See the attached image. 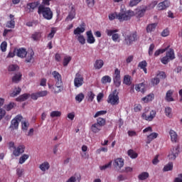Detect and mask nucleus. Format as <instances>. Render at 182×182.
<instances>
[{
    "label": "nucleus",
    "mask_w": 182,
    "mask_h": 182,
    "mask_svg": "<svg viewBox=\"0 0 182 182\" xmlns=\"http://www.w3.org/2000/svg\"><path fill=\"white\" fill-rule=\"evenodd\" d=\"M38 15H42L44 19L47 21H50L53 18V11L50 7L45 6L43 5H40L38 8Z\"/></svg>",
    "instance_id": "f257e3e1"
},
{
    "label": "nucleus",
    "mask_w": 182,
    "mask_h": 182,
    "mask_svg": "<svg viewBox=\"0 0 182 182\" xmlns=\"http://www.w3.org/2000/svg\"><path fill=\"white\" fill-rule=\"evenodd\" d=\"M52 75L55 80V87H58V90H55V93H60L63 92V81H62V75L58 71H53Z\"/></svg>",
    "instance_id": "f03ea898"
},
{
    "label": "nucleus",
    "mask_w": 182,
    "mask_h": 182,
    "mask_svg": "<svg viewBox=\"0 0 182 182\" xmlns=\"http://www.w3.org/2000/svg\"><path fill=\"white\" fill-rule=\"evenodd\" d=\"M132 16H134V11L132 10L122 11L118 13L117 19L119 22H123L124 21H130Z\"/></svg>",
    "instance_id": "7ed1b4c3"
},
{
    "label": "nucleus",
    "mask_w": 182,
    "mask_h": 182,
    "mask_svg": "<svg viewBox=\"0 0 182 182\" xmlns=\"http://www.w3.org/2000/svg\"><path fill=\"white\" fill-rule=\"evenodd\" d=\"M124 41L128 46H130L133 42H136L139 41V36L137 35V31H133L125 36Z\"/></svg>",
    "instance_id": "20e7f679"
},
{
    "label": "nucleus",
    "mask_w": 182,
    "mask_h": 182,
    "mask_svg": "<svg viewBox=\"0 0 182 182\" xmlns=\"http://www.w3.org/2000/svg\"><path fill=\"white\" fill-rule=\"evenodd\" d=\"M176 59V56L174 55V50L172 48H170L167 52L166 56L163 57L161 59V63L163 65H167L170 60H173Z\"/></svg>",
    "instance_id": "39448f33"
},
{
    "label": "nucleus",
    "mask_w": 182,
    "mask_h": 182,
    "mask_svg": "<svg viewBox=\"0 0 182 182\" xmlns=\"http://www.w3.org/2000/svg\"><path fill=\"white\" fill-rule=\"evenodd\" d=\"M117 90H114L112 94L108 96L107 103H110L112 106H116L120 103V100L119 98V95L116 94Z\"/></svg>",
    "instance_id": "423d86ee"
},
{
    "label": "nucleus",
    "mask_w": 182,
    "mask_h": 182,
    "mask_svg": "<svg viewBox=\"0 0 182 182\" xmlns=\"http://www.w3.org/2000/svg\"><path fill=\"white\" fill-rule=\"evenodd\" d=\"M84 83L85 78H83V75H82V74L80 73H77L74 78V86L75 87H80L81 86H83Z\"/></svg>",
    "instance_id": "0eeeda50"
},
{
    "label": "nucleus",
    "mask_w": 182,
    "mask_h": 182,
    "mask_svg": "<svg viewBox=\"0 0 182 182\" xmlns=\"http://www.w3.org/2000/svg\"><path fill=\"white\" fill-rule=\"evenodd\" d=\"M23 119L22 115L18 114L16 116L11 122L10 129H11V130H17L19 127V122H21Z\"/></svg>",
    "instance_id": "6e6552de"
},
{
    "label": "nucleus",
    "mask_w": 182,
    "mask_h": 182,
    "mask_svg": "<svg viewBox=\"0 0 182 182\" xmlns=\"http://www.w3.org/2000/svg\"><path fill=\"white\" fill-rule=\"evenodd\" d=\"M147 11V6H144L143 7L140 6L135 9L134 16H136L137 19H140V18H143L146 14V11Z\"/></svg>",
    "instance_id": "1a4fd4ad"
},
{
    "label": "nucleus",
    "mask_w": 182,
    "mask_h": 182,
    "mask_svg": "<svg viewBox=\"0 0 182 182\" xmlns=\"http://www.w3.org/2000/svg\"><path fill=\"white\" fill-rule=\"evenodd\" d=\"M26 149V147L23 144H20L18 146H16L13 150V156H14V157H19V156L25 153Z\"/></svg>",
    "instance_id": "9d476101"
},
{
    "label": "nucleus",
    "mask_w": 182,
    "mask_h": 182,
    "mask_svg": "<svg viewBox=\"0 0 182 182\" xmlns=\"http://www.w3.org/2000/svg\"><path fill=\"white\" fill-rule=\"evenodd\" d=\"M180 153V146H174L172 149H171V153L168 155L169 160H176L177 157H178V154Z\"/></svg>",
    "instance_id": "9b49d317"
},
{
    "label": "nucleus",
    "mask_w": 182,
    "mask_h": 182,
    "mask_svg": "<svg viewBox=\"0 0 182 182\" xmlns=\"http://www.w3.org/2000/svg\"><path fill=\"white\" fill-rule=\"evenodd\" d=\"M117 32H119V30H117V29H115V30L107 29V31H106L107 36H112V41H114V42H117V41H119V38H120V36L119 35V33H117Z\"/></svg>",
    "instance_id": "f8f14e48"
},
{
    "label": "nucleus",
    "mask_w": 182,
    "mask_h": 182,
    "mask_svg": "<svg viewBox=\"0 0 182 182\" xmlns=\"http://www.w3.org/2000/svg\"><path fill=\"white\" fill-rule=\"evenodd\" d=\"M113 166L118 171L122 170V168L124 166V159L122 158H117L114 160Z\"/></svg>",
    "instance_id": "ddd939ff"
},
{
    "label": "nucleus",
    "mask_w": 182,
    "mask_h": 182,
    "mask_svg": "<svg viewBox=\"0 0 182 182\" xmlns=\"http://www.w3.org/2000/svg\"><path fill=\"white\" fill-rule=\"evenodd\" d=\"M156 112L155 110H151L149 114H147L146 112H144L141 115V117L146 122H153L154 117H156Z\"/></svg>",
    "instance_id": "4468645a"
},
{
    "label": "nucleus",
    "mask_w": 182,
    "mask_h": 182,
    "mask_svg": "<svg viewBox=\"0 0 182 182\" xmlns=\"http://www.w3.org/2000/svg\"><path fill=\"white\" fill-rule=\"evenodd\" d=\"M14 52L16 53V56H18V58H21V59L26 58V55H28V51L23 48H20L18 49L15 48Z\"/></svg>",
    "instance_id": "2eb2a0df"
},
{
    "label": "nucleus",
    "mask_w": 182,
    "mask_h": 182,
    "mask_svg": "<svg viewBox=\"0 0 182 182\" xmlns=\"http://www.w3.org/2000/svg\"><path fill=\"white\" fill-rule=\"evenodd\" d=\"M40 5H41V1H37L31 3H28L26 6L28 12H33L35 9H36V8H39Z\"/></svg>",
    "instance_id": "dca6fc26"
},
{
    "label": "nucleus",
    "mask_w": 182,
    "mask_h": 182,
    "mask_svg": "<svg viewBox=\"0 0 182 182\" xmlns=\"http://www.w3.org/2000/svg\"><path fill=\"white\" fill-rule=\"evenodd\" d=\"M170 6V1L165 0L161 3H159L157 6L159 11H164V9H167Z\"/></svg>",
    "instance_id": "f3484780"
},
{
    "label": "nucleus",
    "mask_w": 182,
    "mask_h": 182,
    "mask_svg": "<svg viewBox=\"0 0 182 182\" xmlns=\"http://www.w3.org/2000/svg\"><path fill=\"white\" fill-rule=\"evenodd\" d=\"M86 35H87V43H90V45H92L95 43V42H96V39L95 38V36H93V33H92V31H87Z\"/></svg>",
    "instance_id": "a211bd4d"
},
{
    "label": "nucleus",
    "mask_w": 182,
    "mask_h": 182,
    "mask_svg": "<svg viewBox=\"0 0 182 182\" xmlns=\"http://www.w3.org/2000/svg\"><path fill=\"white\" fill-rule=\"evenodd\" d=\"M42 31H35L33 34H31V39H33L35 42H39L41 39H42Z\"/></svg>",
    "instance_id": "6ab92c4d"
},
{
    "label": "nucleus",
    "mask_w": 182,
    "mask_h": 182,
    "mask_svg": "<svg viewBox=\"0 0 182 182\" xmlns=\"http://www.w3.org/2000/svg\"><path fill=\"white\" fill-rule=\"evenodd\" d=\"M169 136L171 137V141L173 143H177V141L178 140V135L177 134V132L176 131L171 129L169 131Z\"/></svg>",
    "instance_id": "aec40b11"
},
{
    "label": "nucleus",
    "mask_w": 182,
    "mask_h": 182,
    "mask_svg": "<svg viewBox=\"0 0 182 182\" xmlns=\"http://www.w3.org/2000/svg\"><path fill=\"white\" fill-rule=\"evenodd\" d=\"M35 55V53L33 52V50H31L27 52V55H26V60L25 62L26 63H31V62H32L33 59V56Z\"/></svg>",
    "instance_id": "412c9836"
},
{
    "label": "nucleus",
    "mask_w": 182,
    "mask_h": 182,
    "mask_svg": "<svg viewBox=\"0 0 182 182\" xmlns=\"http://www.w3.org/2000/svg\"><path fill=\"white\" fill-rule=\"evenodd\" d=\"M157 137H159V134L157 132L150 134L147 136L146 144H150V143H151L154 139H157Z\"/></svg>",
    "instance_id": "4be33fe9"
},
{
    "label": "nucleus",
    "mask_w": 182,
    "mask_h": 182,
    "mask_svg": "<svg viewBox=\"0 0 182 182\" xmlns=\"http://www.w3.org/2000/svg\"><path fill=\"white\" fill-rule=\"evenodd\" d=\"M102 127L100 125H98V124L97 123H94L92 124L91 127H90V130L91 132H92V133H99V132H100V130H102Z\"/></svg>",
    "instance_id": "5701e85b"
},
{
    "label": "nucleus",
    "mask_w": 182,
    "mask_h": 182,
    "mask_svg": "<svg viewBox=\"0 0 182 182\" xmlns=\"http://www.w3.org/2000/svg\"><path fill=\"white\" fill-rule=\"evenodd\" d=\"M105 65V62H103V60H95L94 63V68L97 70H100V69H102Z\"/></svg>",
    "instance_id": "b1692460"
},
{
    "label": "nucleus",
    "mask_w": 182,
    "mask_h": 182,
    "mask_svg": "<svg viewBox=\"0 0 182 182\" xmlns=\"http://www.w3.org/2000/svg\"><path fill=\"white\" fill-rule=\"evenodd\" d=\"M31 97V94L24 93L20 96H18L16 100V102H25V100H28Z\"/></svg>",
    "instance_id": "393cba45"
},
{
    "label": "nucleus",
    "mask_w": 182,
    "mask_h": 182,
    "mask_svg": "<svg viewBox=\"0 0 182 182\" xmlns=\"http://www.w3.org/2000/svg\"><path fill=\"white\" fill-rule=\"evenodd\" d=\"M156 28H157V23H150L146 26V32L147 33H151V32H154L156 31Z\"/></svg>",
    "instance_id": "a878e982"
},
{
    "label": "nucleus",
    "mask_w": 182,
    "mask_h": 182,
    "mask_svg": "<svg viewBox=\"0 0 182 182\" xmlns=\"http://www.w3.org/2000/svg\"><path fill=\"white\" fill-rule=\"evenodd\" d=\"M85 31H86V28H85V23H82L81 27H77L74 30V35H77V36H79V35H80V33H83Z\"/></svg>",
    "instance_id": "bb28decb"
},
{
    "label": "nucleus",
    "mask_w": 182,
    "mask_h": 182,
    "mask_svg": "<svg viewBox=\"0 0 182 182\" xmlns=\"http://www.w3.org/2000/svg\"><path fill=\"white\" fill-rule=\"evenodd\" d=\"M22 79V74L21 73L15 74L12 78L11 81L13 83H19Z\"/></svg>",
    "instance_id": "cd10ccee"
},
{
    "label": "nucleus",
    "mask_w": 182,
    "mask_h": 182,
    "mask_svg": "<svg viewBox=\"0 0 182 182\" xmlns=\"http://www.w3.org/2000/svg\"><path fill=\"white\" fill-rule=\"evenodd\" d=\"M173 93H174V92L172 90L167 91L166 94V102H174V98H173Z\"/></svg>",
    "instance_id": "c85d7f7f"
},
{
    "label": "nucleus",
    "mask_w": 182,
    "mask_h": 182,
    "mask_svg": "<svg viewBox=\"0 0 182 182\" xmlns=\"http://www.w3.org/2000/svg\"><path fill=\"white\" fill-rule=\"evenodd\" d=\"M144 103H149V102H153L154 100V94L151 93L141 99Z\"/></svg>",
    "instance_id": "c756f323"
},
{
    "label": "nucleus",
    "mask_w": 182,
    "mask_h": 182,
    "mask_svg": "<svg viewBox=\"0 0 182 182\" xmlns=\"http://www.w3.org/2000/svg\"><path fill=\"white\" fill-rule=\"evenodd\" d=\"M138 68H140V69H142L144 70V73L147 74V62L146 60H142L139 63Z\"/></svg>",
    "instance_id": "7c9ffc66"
},
{
    "label": "nucleus",
    "mask_w": 182,
    "mask_h": 182,
    "mask_svg": "<svg viewBox=\"0 0 182 182\" xmlns=\"http://www.w3.org/2000/svg\"><path fill=\"white\" fill-rule=\"evenodd\" d=\"M39 168L41 171H46V170L50 168V165L49 164V162L45 161L39 166Z\"/></svg>",
    "instance_id": "2f4dec72"
},
{
    "label": "nucleus",
    "mask_w": 182,
    "mask_h": 182,
    "mask_svg": "<svg viewBox=\"0 0 182 182\" xmlns=\"http://www.w3.org/2000/svg\"><path fill=\"white\" fill-rule=\"evenodd\" d=\"M135 90L136 92H141V93H144L146 92V87L144 86V82L139 83L135 87Z\"/></svg>",
    "instance_id": "473e14b6"
},
{
    "label": "nucleus",
    "mask_w": 182,
    "mask_h": 182,
    "mask_svg": "<svg viewBox=\"0 0 182 182\" xmlns=\"http://www.w3.org/2000/svg\"><path fill=\"white\" fill-rule=\"evenodd\" d=\"M101 83L106 85L107 83H112V77L109 75H105L101 78Z\"/></svg>",
    "instance_id": "72a5a7b5"
},
{
    "label": "nucleus",
    "mask_w": 182,
    "mask_h": 182,
    "mask_svg": "<svg viewBox=\"0 0 182 182\" xmlns=\"http://www.w3.org/2000/svg\"><path fill=\"white\" fill-rule=\"evenodd\" d=\"M29 159V154H23L18 159V164H23Z\"/></svg>",
    "instance_id": "f704fd0d"
},
{
    "label": "nucleus",
    "mask_w": 182,
    "mask_h": 182,
    "mask_svg": "<svg viewBox=\"0 0 182 182\" xmlns=\"http://www.w3.org/2000/svg\"><path fill=\"white\" fill-rule=\"evenodd\" d=\"M15 106H16V104H15V102H10L4 105V109L5 110H6V112H11V110H12V109H14Z\"/></svg>",
    "instance_id": "c9c22d12"
},
{
    "label": "nucleus",
    "mask_w": 182,
    "mask_h": 182,
    "mask_svg": "<svg viewBox=\"0 0 182 182\" xmlns=\"http://www.w3.org/2000/svg\"><path fill=\"white\" fill-rule=\"evenodd\" d=\"M149 177V175L148 172H142L141 174L138 176L139 180H141V181L147 180Z\"/></svg>",
    "instance_id": "e433bc0d"
},
{
    "label": "nucleus",
    "mask_w": 182,
    "mask_h": 182,
    "mask_svg": "<svg viewBox=\"0 0 182 182\" xmlns=\"http://www.w3.org/2000/svg\"><path fill=\"white\" fill-rule=\"evenodd\" d=\"M127 154L131 159H137L139 156L133 149L128 150Z\"/></svg>",
    "instance_id": "4c0bfd02"
},
{
    "label": "nucleus",
    "mask_w": 182,
    "mask_h": 182,
    "mask_svg": "<svg viewBox=\"0 0 182 182\" xmlns=\"http://www.w3.org/2000/svg\"><path fill=\"white\" fill-rule=\"evenodd\" d=\"M96 124L100 125L101 127H103V126H106V119L99 117L97 119Z\"/></svg>",
    "instance_id": "58836bf2"
},
{
    "label": "nucleus",
    "mask_w": 182,
    "mask_h": 182,
    "mask_svg": "<svg viewBox=\"0 0 182 182\" xmlns=\"http://www.w3.org/2000/svg\"><path fill=\"white\" fill-rule=\"evenodd\" d=\"M22 92V89L21 87L15 88L14 91L10 94L11 97H15L16 96H18Z\"/></svg>",
    "instance_id": "ea45409f"
},
{
    "label": "nucleus",
    "mask_w": 182,
    "mask_h": 182,
    "mask_svg": "<svg viewBox=\"0 0 182 182\" xmlns=\"http://www.w3.org/2000/svg\"><path fill=\"white\" fill-rule=\"evenodd\" d=\"M124 84L127 85V86H130V85H132V80H131L130 75H124Z\"/></svg>",
    "instance_id": "a19ab883"
},
{
    "label": "nucleus",
    "mask_w": 182,
    "mask_h": 182,
    "mask_svg": "<svg viewBox=\"0 0 182 182\" xmlns=\"http://www.w3.org/2000/svg\"><path fill=\"white\" fill-rule=\"evenodd\" d=\"M75 16H76V13L72 11L68 14V16L66 17L65 21H73V19H75Z\"/></svg>",
    "instance_id": "79ce46f5"
},
{
    "label": "nucleus",
    "mask_w": 182,
    "mask_h": 182,
    "mask_svg": "<svg viewBox=\"0 0 182 182\" xmlns=\"http://www.w3.org/2000/svg\"><path fill=\"white\" fill-rule=\"evenodd\" d=\"M76 38L81 45H85V43H86V38H85L83 35L77 36Z\"/></svg>",
    "instance_id": "37998d69"
},
{
    "label": "nucleus",
    "mask_w": 182,
    "mask_h": 182,
    "mask_svg": "<svg viewBox=\"0 0 182 182\" xmlns=\"http://www.w3.org/2000/svg\"><path fill=\"white\" fill-rule=\"evenodd\" d=\"M18 69H19V67L18 65L15 64H11L8 68L9 72H15L16 70H18Z\"/></svg>",
    "instance_id": "c03bdc74"
},
{
    "label": "nucleus",
    "mask_w": 182,
    "mask_h": 182,
    "mask_svg": "<svg viewBox=\"0 0 182 182\" xmlns=\"http://www.w3.org/2000/svg\"><path fill=\"white\" fill-rule=\"evenodd\" d=\"M164 171H171L173 170V162H169L164 167Z\"/></svg>",
    "instance_id": "a18cd8bd"
},
{
    "label": "nucleus",
    "mask_w": 182,
    "mask_h": 182,
    "mask_svg": "<svg viewBox=\"0 0 182 182\" xmlns=\"http://www.w3.org/2000/svg\"><path fill=\"white\" fill-rule=\"evenodd\" d=\"M113 82L116 87H120V85H122L121 77L119 78H113Z\"/></svg>",
    "instance_id": "49530a36"
},
{
    "label": "nucleus",
    "mask_w": 182,
    "mask_h": 182,
    "mask_svg": "<svg viewBox=\"0 0 182 182\" xmlns=\"http://www.w3.org/2000/svg\"><path fill=\"white\" fill-rule=\"evenodd\" d=\"M48 89L51 90V92H53V93H54L55 95H58L60 92H55V90L58 91L59 90V87H56V84L54 85H52L50 84H48Z\"/></svg>",
    "instance_id": "de8ad7c7"
},
{
    "label": "nucleus",
    "mask_w": 182,
    "mask_h": 182,
    "mask_svg": "<svg viewBox=\"0 0 182 182\" xmlns=\"http://www.w3.org/2000/svg\"><path fill=\"white\" fill-rule=\"evenodd\" d=\"M6 48H8V43H6V41H3L0 46L1 52H6Z\"/></svg>",
    "instance_id": "09e8293b"
},
{
    "label": "nucleus",
    "mask_w": 182,
    "mask_h": 182,
    "mask_svg": "<svg viewBox=\"0 0 182 182\" xmlns=\"http://www.w3.org/2000/svg\"><path fill=\"white\" fill-rule=\"evenodd\" d=\"M6 28H11V29L15 28V20L14 18L6 23Z\"/></svg>",
    "instance_id": "8fccbe9b"
},
{
    "label": "nucleus",
    "mask_w": 182,
    "mask_h": 182,
    "mask_svg": "<svg viewBox=\"0 0 182 182\" xmlns=\"http://www.w3.org/2000/svg\"><path fill=\"white\" fill-rule=\"evenodd\" d=\"M85 99V95L83 93H80L75 97V100L80 103L82 100Z\"/></svg>",
    "instance_id": "3c124183"
},
{
    "label": "nucleus",
    "mask_w": 182,
    "mask_h": 182,
    "mask_svg": "<svg viewBox=\"0 0 182 182\" xmlns=\"http://www.w3.org/2000/svg\"><path fill=\"white\" fill-rule=\"evenodd\" d=\"M62 112L60 111H53L50 113V117H60Z\"/></svg>",
    "instance_id": "603ef678"
},
{
    "label": "nucleus",
    "mask_w": 182,
    "mask_h": 182,
    "mask_svg": "<svg viewBox=\"0 0 182 182\" xmlns=\"http://www.w3.org/2000/svg\"><path fill=\"white\" fill-rule=\"evenodd\" d=\"M70 60H72V57L70 56L65 57L63 63V66H67L68 65H69Z\"/></svg>",
    "instance_id": "864d4df0"
},
{
    "label": "nucleus",
    "mask_w": 182,
    "mask_h": 182,
    "mask_svg": "<svg viewBox=\"0 0 182 182\" xmlns=\"http://www.w3.org/2000/svg\"><path fill=\"white\" fill-rule=\"evenodd\" d=\"M168 48H170V46H168L166 48L157 50L154 53V56H159L161 53H164V52H166V50H167V49H168Z\"/></svg>",
    "instance_id": "5fc2aeb1"
},
{
    "label": "nucleus",
    "mask_w": 182,
    "mask_h": 182,
    "mask_svg": "<svg viewBox=\"0 0 182 182\" xmlns=\"http://www.w3.org/2000/svg\"><path fill=\"white\" fill-rule=\"evenodd\" d=\"M151 83L153 85V86H157L159 83H160V78L156 77L151 80Z\"/></svg>",
    "instance_id": "6e6d98bb"
},
{
    "label": "nucleus",
    "mask_w": 182,
    "mask_h": 182,
    "mask_svg": "<svg viewBox=\"0 0 182 182\" xmlns=\"http://www.w3.org/2000/svg\"><path fill=\"white\" fill-rule=\"evenodd\" d=\"M118 16H119V14L115 12V13L109 14L108 18L109 21H114V19H117Z\"/></svg>",
    "instance_id": "4d7b16f0"
},
{
    "label": "nucleus",
    "mask_w": 182,
    "mask_h": 182,
    "mask_svg": "<svg viewBox=\"0 0 182 182\" xmlns=\"http://www.w3.org/2000/svg\"><path fill=\"white\" fill-rule=\"evenodd\" d=\"M120 77H121V76H120V70H119V68H116L114 70V73L113 74L112 79L120 78Z\"/></svg>",
    "instance_id": "13d9d810"
},
{
    "label": "nucleus",
    "mask_w": 182,
    "mask_h": 182,
    "mask_svg": "<svg viewBox=\"0 0 182 182\" xmlns=\"http://www.w3.org/2000/svg\"><path fill=\"white\" fill-rule=\"evenodd\" d=\"M106 113H107V111L106 110L98 111L94 115V118L96 119V117H99V116H103L104 114H106Z\"/></svg>",
    "instance_id": "bf43d9fd"
},
{
    "label": "nucleus",
    "mask_w": 182,
    "mask_h": 182,
    "mask_svg": "<svg viewBox=\"0 0 182 182\" xmlns=\"http://www.w3.org/2000/svg\"><path fill=\"white\" fill-rule=\"evenodd\" d=\"M37 93L38 95V97H45V96H48V93L49 92H48V90H43L37 92Z\"/></svg>",
    "instance_id": "052dcab7"
},
{
    "label": "nucleus",
    "mask_w": 182,
    "mask_h": 182,
    "mask_svg": "<svg viewBox=\"0 0 182 182\" xmlns=\"http://www.w3.org/2000/svg\"><path fill=\"white\" fill-rule=\"evenodd\" d=\"M87 96H88L87 100L90 102H93V99H95V93L90 91L88 92Z\"/></svg>",
    "instance_id": "680f3d73"
},
{
    "label": "nucleus",
    "mask_w": 182,
    "mask_h": 182,
    "mask_svg": "<svg viewBox=\"0 0 182 182\" xmlns=\"http://www.w3.org/2000/svg\"><path fill=\"white\" fill-rule=\"evenodd\" d=\"M154 48H156V46H154V43L150 45V46L149 48V51H148L149 56H153V52L154 50Z\"/></svg>",
    "instance_id": "e2e57ef3"
},
{
    "label": "nucleus",
    "mask_w": 182,
    "mask_h": 182,
    "mask_svg": "<svg viewBox=\"0 0 182 182\" xmlns=\"http://www.w3.org/2000/svg\"><path fill=\"white\" fill-rule=\"evenodd\" d=\"M107 151H108L107 147H101L96 150V154H100L102 151H103L104 153H107Z\"/></svg>",
    "instance_id": "0e129e2a"
},
{
    "label": "nucleus",
    "mask_w": 182,
    "mask_h": 182,
    "mask_svg": "<svg viewBox=\"0 0 182 182\" xmlns=\"http://www.w3.org/2000/svg\"><path fill=\"white\" fill-rule=\"evenodd\" d=\"M23 173H25V169L20 168H18L16 169V174H17L18 177H21L22 175L23 174Z\"/></svg>",
    "instance_id": "69168bd1"
},
{
    "label": "nucleus",
    "mask_w": 182,
    "mask_h": 182,
    "mask_svg": "<svg viewBox=\"0 0 182 182\" xmlns=\"http://www.w3.org/2000/svg\"><path fill=\"white\" fill-rule=\"evenodd\" d=\"M165 114L168 117H171V108H170V107L165 108Z\"/></svg>",
    "instance_id": "338daca9"
},
{
    "label": "nucleus",
    "mask_w": 182,
    "mask_h": 182,
    "mask_svg": "<svg viewBox=\"0 0 182 182\" xmlns=\"http://www.w3.org/2000/svg\"><path fill=\"white\" fill-rule=\"evenodd\" d=\"M173 182H182V173L178 175V177L175 178Z\"/></svg>",
    "instance_id": "774afa93"
}]
</instances>
